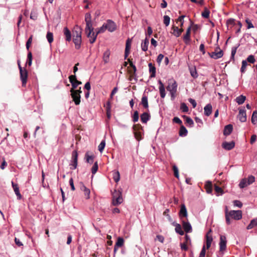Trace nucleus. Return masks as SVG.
I'll return each instance as SVG.
<instances>
[{"instance_id": "1", "label": "nucleus", "mask_w": 257, "mask_h": 257, "mask_svg": "<svg viewBox=\"0 0 257 257\" xmlns=\"http://www.w3.org/2000/svg\"><path fill=\"white\" fill-rule=\"evenodd\" d=\"M112 204L114 206L118 205L123 201L122 193L119 190H114L112 192Z\"/></svg>"}, {"instance_id": "2", "label": "nucleus", "mask_w": 257, "mask_h": 257, "mask_svg": "<svg viewBox=\"0 0 257 257\" xmlns=\"http://www.w3.org/2000/svg\"><path fill=\"white\" fill-rule=\"evenodd\" d=\"M76 35L74 36L73 41L75 44V48L79 49L81 46V30L79 29L78 31H75Z\"/></svg>"}, {"instance_id": "3", "label": "nucleus", "mask_w": 257, "mask_h": 257, "mask_svg": "<svg viewBox=\"0 0 257 257\" xmlns=\"http://www.w3.org/2000/svg\"><path fill=\"white\" fill-rule=\"evenodd\" d=\"M85 21L86 22L85 31L89 30L94 31V28L92 27L91 15L89 13H86L85 14Z\"/></svg>"}, {"instance_id": "4", "label": "nucleus", "mask_w": 257, "mask_h": 257, "mask_svg": "<svg viewBox=\"0 0 257 257\" xmlns=\"http://www.w3.org/2000/svg\"><path fill=\"white\" fill-rule=\"evenodd\" d=\"M227 214L229 217L235 220H238L242 218V212L241 210H231L229 212L227 211Z\"/></svg>"}, {"instance_id": "5", "label": "nucleus", "mask_w": 257, "mask_h": 257, "mask_svg": "<svg viewBox=\"0 0 257 257\" xmlns=\"http://www.w3.org/2000/svg\"><path fill=\"white\" fill-rule=\"evenodd\" d=\"M133 130L136 139L139 141L142 139V126L139 124L134 125Z\"/></svg>"}, {"instance_id": "6", "label": "nucleus", "mask_w": 257, "mask_h": 257, "mask_svg": "<svg viewBox=\"0 0 257 257\" xmlns=\"http://www.w3.org/2000/svg\"><path fill=\"white\" fill-rule=\"evenodd\" d=\"M78 154L76 151H73L72 153L71 161L70 165L71 166L70 169L75 170L77 166Z\"/></svg>"}, {"instance_id": "7", "label": "nucleus", "mask_w": 257, "mask_h": 257, "mask_svg": "<svg viewBox=\"0 0 257 257\" xmlns=\"http://www.w3.org/2000/svg\"><path fill=\"white\" fill-rule=\"evenodd\" d=\"M210 57L214 59H218L221 58L223 56V52L222 50H220L219 47H217L215 49V51L212 53H208Z\"/></svg>"}, {"instance_id": "8", "label": "nucleus", "mask_w": 257, "mask_h": 257, "mask_svg": "<svg viewBox=\"0 0 257 257\" xmlns=\"http://www.w3.org/2000/svg\"><path fill=\"white\" fill-rule=\"evenodd\" d=\"M178 85L177 82L174 80H170L169 81L168 85L167 86V90L169 92H177Z\"/></svg>"}, {"instance_id": "9", "label": "nucleus", "mask_w": 257, "mask_h": 257, "mask_svg": "<svg viewBox=\"0 0 257 257\" xmlns=\"http://www.w3.org/2000/svg\"><path fill=\"white\" fill-rule=\"evenodd\" d=\"M105 28L110 32H113L116 29V24L111 20H107L105 23Z\"/></svg>"}, {"instance_id": "10", "label": "nucleus", "mask_w": 257, "mask_h": 257, "mask_svg": "<svg viewBox=\"0 0 257 257\" xmlns=\"http://www.w3.org/2000/svg\"><path fill=\"white\" fill-rule=\"evenodd\" d=\"M20 79L22 81V86H25L26 85L28 78V72L26 69H21L20 70Z\"/></svg>"}, {"instance_id": "11", "label": "nucleus", "mask_w": 257, "mask_h": 257, "mask_svg": "<svg viewBox=\"0 0 257 257\" xmlns=\"http://www.w3.org/2000/svg\"><path fill=\"white\" fill-rule=\"evenodd\" d=\"M71 96L76 105H78L80 102V94H78L77 90L71 89Z\"/></svg>"}, {"instance_id": "12", "label": "nucleus", "mask_w": 257, "mask_h": 257, "mask_svg": "<svg viewBox=\"0 0 257 257\" xmlns=\"http://www.w3.org/2000/svg\"><path fill=\"white\" fill-rule=\"evenodd\" d=\"M182 224L183 227L184 229V231L186 233H190L192 231V228L191 224L188 221V219L186 218V220H182Z\"/></svg>"}, {"instance_id": "13", "label": "nucleus", "mask_w": 257, "mask_h": 257, "mask_svg": "<svg viewBox=\"0 0 257 257\" xmlns=\"http://www.w3.org/2000/svg\"><path fill=\"white\" fill-rule=\"evenodd\" d=\"M69 81L70 83H71L72 89L74 90L75 89L78 85L81 84V82L80 81H79L76 79V75H70L69 77Z\"/></svg>"}, {"instance_id": "14", "label": "nucleus", "mask_w": 257, "mask_h": 257, "mask_svg": "<svg viewBox=\"0 0 257 257\" xmlns=\"http://www.w3.org/2000/svg\"><path fill=\"white\" fill-rule=\"evenodd\" d=\"M219 250L220 251H223L226 249V237L223 235L220 236L219 241Z\"/></svg>"}, {"instance_id": "15", "label": "nucleus", "mask_w": 257, "mask_h": 257, "mask_svg": "<svg viewBox=\"0 0 257 257\" xmlns=\"http://www.w3.org/2000/svg\"><path fill=\"white\" fill-rule=\"evenodd\" d=\"M237 118L242 122L246 121V110L244 108L239 109V113L237 115Z\"/></svg>"}, {"instance_id": "16", "label": "nucleus", "mask_w": 257, "mask_h": 257, "mask_svg": "<svg viewBox=\"0 0 257 257\" xmlns=\"http://www.w3.org/2000/svg\"><path fill=\"white\" fill-rule=\"evenodd\" d=\"M188 215L187 209L184 204H182L181 205V208L179 211V217L180 219L182 220L183 219V217L187 218Z\"/></svg>"}, {"instance_id": "17", "label": "nucleus", "mask_w": 257, "mask_h": 257, "mask_svg": "<svg viewBox=\"0 0 257 257\" xmlns=\"http://www.w3.org/2000/svg\"><path fill=\"white\" fill-rule=\"evenodd\" d=\"M132 43V39L128 38L126 41L125 48L124 52V59H126L128 57L130 52Z\"/></svg>"}, {"instance_id": "18", "label": "nucleus", "mask_w": 257, "mask_h": 257, "mask_svg": "<svg viewBox=\"0 0 257 257\" xmlns=\"http://www.w3.org/2000/svg\"><path fill=\"white\" fill-rule=\"evenodd\" d=\"M235 146V143L233 141L230 142H224L222 144V148L226 150H231Z\"/></svg>"}, {"instance_id": "19", "label": "nucleus", "mask_w": 257, "mask_h": 257, "mask_svg": "<svg viewBox=\"0 0 257 257\" xmlns=\"http://www.w3.org/2000/svg\"><path fill=\"white\" fill-rule=\"evenodd\" d=\"M158 84H159V89L160 91V96L162 98H164L166 96V92L164 85L161 80H158Z\"/></svg>"}, {"instance_id": "20", "label": "nucleus", "mask_w": 257, "mask_h": 257, "mask_svg": "<svg viewBox=\"0 0 257 257\" xmlns=\"http://www.w3.org/2000/svg\"><path fill=\"white\" fill-rule=\"evenodd\" d=\"M12 185L14 191L17 196L18 199H21L22 197L18 185L17 184H15L13 181H12Z\"/></svg>"}, {"instance_id": "21", "label": "nucleus", "mask_w": 257, "mask_h": 257, "mask_svg": "<svg viewBox=\"0 0 257 257\" xmlns=\"http://www.w3.org/2000/svg\"><path fill=\"white\" fill-rule=\"evenodd\" d=\"M80 189L82 191L84 192L86 198L89 199L90 197V190L87 188L83 183L81 184Z\"/></svg>"}, {"instance_id": "22", "label": "nucleus", "mask_w": 257, "mask_h": 257, "mask_svg": "<svg viewBox=\"0 0 257 257\" xmlns=\"http://www.w3.org/2000/svg\"><path fill=\"white\" fill-rule=\"evenodd\" d=\"M150 118L151 115L149 113L146 112L143 113L141 115V120L142 122L144 123H147V121L150 120Z\"/></svg>"}, {"instance_id": "23", "label": "nucleus", "mask_w": 257, "mask_h": 257, "mask_svg": "<svg viewBox=\"0 0 257 257\" xmlns=\"http://www.w3.org/2000/svg\"><path fill=\"white\" fill-rule=\"evenodd\" d=\"M233 130V126L232 124H228L225 126L224 131H223V135L224 136H228L229 135Z\"/></svg>"}, {"instance_id": "24", "label": "nucleus", "mask_w": 257, "mask_h": 257, "mask_svg": "<svg viewBox=\"0 0 257 257\" xmlns=\"http://www.w3.org/2000/svg\"><path fill=\"white\" fill-rule=\"evenodd\" d=\"M204 114L206 116H209L211 113L212 110V106L210 103L207 104L204 108Z\"/></svg>"}, {"instance_id": "25", "label": "nucleus", "mask_w": 257, "mask_h": 257, "mask_svg": "<svg viewBox=\"0 0 257 257\" xmlns=\"http://www.w3.org/2000/svg\"><path fill=\"white\" fill-rule=\"evenodd\" d=\"M149 44V40L146 37V39L142 41L141 43V48L143 51H147L148 50V45Z\"/></svg>"}, {"instance_id": "26", "label": "nucleus", "mask_w": 257, "mask_h": 257, "mask_svg": "<svg viewBox=\"0 0 257 257\" xmlns=\"http://www.w3.org/2000/svg\"><path fill=\"white\" fill-rule=\"evenodd\" d=\"M172 29L173 30L172 34L176 37H179L181 33L183 31L182 29H179L178 27L176 26H173Z\"/></svg>"}, {"instance_id": "27", "label": "nucleus", "mask_w": 257, "mask_h": 257, "mask_svg": "<svg viewBox=\"0 0 257 257\" xmlns=\"http://www.w3.org/2000/svg\"><path fill=\"white\" fill-rule=\"evenodd\" d=\"M149 67V71L151 73L150 77L153 78L156 76V67L152 64V63H150L148 65Z\"/></svg>"}, {"instance_id": "28", "label": "nucleus", "mask_w": 257, "mask_h": 257, "mask_svg": "<svg viewBox=\"0 0 257 257\" xmlns=\"http://www.w3.org/2000/svg\"><path fill=\"white\" fill-rule=\"evenodd\" d=\"M179 134L180 137H186L187 135L188 131L184 125H181L180 128Z\"/></svg>"}, {"instance_id": "29", "label": "nucleus", "mask_w": 257, "mask_h": 257, "mask_svg": "<svg viewBox=\"0 0 257 257\" xmlns=\"http://www.w3.org/2000/svg\"><path fill=\"white\" fill-rule=\"evenodd\" d=\"M190 31H191V27L190 26L188 28L186 34L184 36L183 39L186 44H188V42L190 41Z\"/></svg>"}, {"instance_id": "30", "label": "nucleus", "mask_w": 257, "mask_h": 257, "mask_svg": "<svg viewBox=\"0 0 257 257\" xmlns=\"http://www.w3.org/2000/svg\"><path fill=\"white\" fill-rule=\"evenodd\" d=\"M64 34L66 37V41L69 42L71 40V34L67 27H65L64 29Z\"/></svg>"}, {"instance_id": "31", "label": "nucleus", "mask_w": 257, "mask_h": 257, "mask_svg": "<svg viewBox=\"0 0 257 257\" xmlns=\"http://www.w3.org/2000/svg\"><path fill=\"white\" fill-rule=\"evenodd\" d=\"M256 226H257V218H255L252 219L250 221L249 224L246 227V229L247 230H249Z\"/></svg>"}, {"instance_id": "32", "label": "nucleus", "mask_w": 257, "mask_h": 257, "mask_svg": "<svg viewBox=\"0 0 257 257\" xmlns=\"http://www.w3.org/2000/svg\"><path fill=\"white\" fill-rule=\"evenodd\" d=\"M246 99V97L243 95H240L237 96L235 98V101L238 104L240 105L244 103Z\"/></svg>"}, {"instance_id": "33", "label": "nucleus", "mask_w": 257, "mask_h": 257, "mask_svg": "<svg viewBox=\"0 0 257 257\" xmlns=\"http://www.w3.org/2000/svg\"><path fill=\"white\" fill-rule=\"evenodd\" d=\"M206 248L208 249L211 246L213 238H212L211 235H209V233H207L206 235Z\"/></svg>"}, {"instance_id": "34", "label": "nucleus", "mask_w": 257, "mask_h": 257, "mask_svg": "<svg viewBox=\"0 0 257 257\" xmlns=\"http://www.w3.org/2000/svg\"><path fill=\"white\" fill-rule=\"evenodd\" d=\"M189 71L192 77L194 78H196L198 77V75L197 74L195 67H189Z\"/></svg>"}, {"instance_id": "35", "label": "nucleus", "mask_w": 257, "mask_h": 257, "mask_svg": "<svg viewBox=\"0 0 257 257\" xmlns=\"http://www.w3.org/2000/svg\"><path fill=\"white\" fill-rule=\"evenodd\" d=\"M112 173H113V179L114 181L116 183H117L120 180L119 172H118V171L114 170L112 172Z\"/></svg>"}, {"instance_id": "36", "label": "nucleus", "mask_w": 257, "mask_h": 257, "mask_svg": "<svg viewBox=\"0 0 257 257\" xmlns=\"http://www.w3.org/2000/svg\"><path fill=\"white\" fill-rule=\"evenodd\" d=\"M141 104L143 105L144 107L148 108L149 107L148 97L146 96H143L142 98Z\"/></svg>"}, {"instance_id": "37", "label": "nucleus", "mask_w": 257, "mask_h": 257, "mask_svg": "<svg viewBox=\"0 0 257 257\" xmlns=\"http://www.w3.org/2000/svg\"><path fill=\"white\" fill-rule=\"evenodd\" d=\"M110 55V52L109 50H107L103 53V59L105 63H107L109 61V58Z\"/></svg>"}, {"instance_id": "38", "label": "nucleus", "mask_w": 257, "mask_h": 257, "mask_svg": "<svg viewBox=\"0 0 257 257\" xmlns=\"http://www.w3.org/2000/svg\"><path fill=\"white\" fill-rule=\"evenodd\" d=\"M123 243H124V240H123V238L119 237L117 238V241L114 245L117 247H121L123 245Z\"/></svg>"}, {"instance_id": "39", "label": "nucleus", "mask_w": 257, "mask_h": 257, "mask_svg": "<svg viewBox=\"0 0 257 257\" xmlns=\"http://www.w3.org/2000/svg\"><path fill=\"white\" fill-rule=\"evenodd\" d=\"M205 186L206 187V192L207 193L212 192V183L211 181H208L206 182Z\"/></svg>"}, {"instance_id": "40", "label": "nucleus", "mask_w": 257, "mask_h": 257, "mask_svg": "<svg viewBox=\"0 0 257 257\" xmlns=\"http://www.w3.org/2000/svg\"><path fill=\"white\" fill-rule=\"evenodd\" d=\"M242 65L240 68V72L241 73H243L245 72L246 70V66H247V62L246 60H243L241 62Z\"/></svg>"}, {"instance_id": "41", "label": "nucleus", "mask_w": 257, "mask_h": 257, "mask_svg": "<svg viewBox=\"0 0 257 257\" xmlns=\"http://www.w3.org/2000/svg\"><path fill=\"white\" fill-rule=\"evenodd\" d=\"M251 122L255 124L257 122V110H255L253 111L251 116Z\"/></svg>"}, {"instance_id": "42", "label": "nucleus", "mask_w": 257, "mask_h": 257, "mask_svg": "<svg viewBox=\"0 0 257 257\" xmlns=\"http://www.w3.org/2000/svg\"><path fill=\"white\" fill-rule=\"evenodd\" d=\"M85 158H86V162L87 163L89 164H92L93 162V156H90L88 155V154L87 153L85 154Z\"/></svg>"}, {"instance_id": "43", "label": "nucleus", "mask_w": 257, "mask_h": 257, "mask_svg": "<svg viewBox=\"0 0 257 257\" xmlns=\"http://www.w3.org/2000/svg\"><path fill=\"white\" fill-rule=\"evenodd\" d=\"M101 33L100 32H99V30L98 29L95 30V32H93V38L91 39V44H93L96 40L97 35Z\"/></svg>"}, {"instance_id": "44", "label": "nucleus", "mask_w": 257, "mask_h": 257, "mask_svg": "<svg viewBox=\"0 0 257 257\" xmlns=\"http://www.w3.org/2000/svg\"><path fill=\"white\" fill-rule=\"evenodd\" d=\"M46 38L48 42L51 44L53 41V35L50 32H48L46 35Z\"/></svg>"}, {"instance_id": "45", "label": "nucleus", "mask_w": 257, "mask_h": 257, "mask_svg": "<svg viewBox=\"0 0 257 257\" xmlns=\"http://www.w3.org/2000/svg\"><path fill=\"white\" fill-rule=\"evenodd\" d=\"M175 231L176 233H178L179 234L181 235H183L184 234V231L182 229V227L181 225L179 224V225H177V226L175 227Z\"/></svg>"}, {"instance_id": "46", "label": "nucleus", "mask_w": 257, "mask_h": 257, "mask_svg": "<svg viewBox=\"0 0 257 257\" xmlns=\"http://www.w3.org/2000/svg\"><path fill=\"white\" fill-rule=\"evenodd\" d=\"M248 185H249L247 184L246 179H242L239 184V186L240 188H243Z\"/></svg>"}, {"instance_id": "47", "label": "nucleus", "mask_w": 257, "mask_h": 257, "mask_svg": "<svg viewBox=\"0 0 257 257\" xmlns=\"http://www.w3.org/2000/svg\"><path fill=\"white\" fill-rule=\"evenodd\" d=\"M210 11L207 8H205L204 11L202 13V16L204 18H208L209 17Z\"/></svg>"}, {"instance_id": "48", "label": "nucleus", "mask_w": 257, "mask_h": 257, "mask_svg": "<svg viewBox=\"0 0 257 257\" xmlns=\"http://www.w3.org/2000/svg\"><path fill=\"white\" fill-rule=\"evenodd\" d=\"M239 46V44H238L237 46L233 47L232 48L231 53V57H230L231 59H233V60L234 59V55H235V54L236 52V50Z\"/></svg>"}, {"instance_id": "49", "label": "nucleus", "mask_w": 257, "mask_h": 257, "mask_svg": "<svg viewBox=\"0 0 257 257\" xmlns=\"http://www.w3.org/2000/svg\"><path fill=\"white\" fill-rule=\"evenodd\" d=\"M105 146V140H102V141L101 142V143H100V144L98 146V150L101 153L103 151Z\"/></svg>"}, {"instance_id": "50", "label": "nucleus", "mask_w": 257, "mask_h": 257, "mask_svg": "<svg viewBox=\"0 0 257 257\" xmlns=\"http://www.w3.org/2000/svg\"><path fill=\"white\" fill-rule=\"evenodd\" d=\"M170 18L167 15H165L163 17L164 24L166 27L168 26L170 24Z\"/></svg>"}, {"instance_id": "51", "label": "nucleus", "mask_w": 257, "mask_h": 257, "mask_svg": "<svg viewBox=\"0 0 257 257\" xmlns=\"http://www.w3.org/2000/svg\"><path fill=\"white\" fill-rule=\"evenodd\" d=\"M235 25V20L234 19H229L226 21V26L228 28L229 26H232Z\"/></svg>"}, {"instance_id": "52", "label": "nucleus", "mask_w": 257, "mask_h": 257, "mask_svg": "<svg viewBox=\"0 0 257 257\" xmlns=\"http://www.w3.org/2000/svg\"><path fill=\"white\" fill-rule=\"evenodd\" d=\"M87 37L89 39V41L91 43V39L93 38V31L89 30L85 31Z\"/></svg>"}, {"instance_id": "53", "label": "nucleus", "mask_w": 257, "mask_h": 257, "mask_svg": "<svg viewBox=\"0 0 257 257\" xmlns=\"http://www.w3.org/2000/svg\"><path fill=\"white\" fill-rule=\"evenodd\" d=\"M246 60L247 61V62H249L251 64H253L255 61L254 56L252 55H249Z\"/></svg>"}, {"instance_id": "54", "label": "nucleus", "mask_w": 257, "mask_h": 257, "mask_svg": "<svg viewBox=\"0 0 257 257\" xmlns=\"http://www.w3.org/2000/svg\"><path fill=\"white\" fill-rule=\"evenodd\" d=\"M32 63V54L29 52L27 56V63L29 66H31Z\"/></svg>"}, {"instance_id": "55", "label": "nucleus", "mask_w": 257, "mask_h": 257, "mask_svg": "<svg viewBox=\"0 0 257 257\" xmlns=\"http://www.w3.org/2000/svg\"><path fill=\"white\" fill-rule=\"evenodd\" d=\"M184 117L186 118V122L190 126H192L194 124L193 120L189 117L187 116H184Z\"/></svg>"}, {"instance_id": "56", "label": "nucleus", "mask_w": 257, "mask_h": 257, "mask_svg": "<svg viewBox=\"0 0 257 257\" xmlns=\"http://www.w3.org/2000/svg\"><path fill=\"white\" fill-rule=\"evenodd\" d=\"M180 108L183 112H187L189 110L188 106L184 102L181 104Z\"/></svg>"}, {"instance_id": "57", "label": "nucleus", "mask_w": 257, "mask_h": 257, "mask_svg": "<svg viewBox=\"0 0 257 257\" xmlns=\"http://www.w3.org/2000/svg\"><path fill=\"white\" fill-rule=\"evenodd\" d=\"M139 118V112L136 110L134 112L133 116V121L136 122L138 121Z\"/></svg>"}, {"instance_id": "58", "label": "nucleus", "mask_w": 257, "mask_h": 257, "mask_svg": "<svg viewBox=\"0 0 257 257\" xmlns=\"http://www.w3.org/2000/svg\"><path fill=\"white\" fill-rule=\"evenodd\" d=\"M246 180L247 184L249 185L255 181V177L252 175H250L248 176Z\"/></svg>"}, {"instance_id": "59", "label": "nucleus", "mask_w": 257, "mask_h": 257, "mask_svg": "<svg viewBox=\"0 0 257 257\" xmlns=\"http://www.w3.org/2000/svg\"><path fill=\"white\" fill-rule=\"evenodd\" d=\"M98 167L97 162H96L94 164L93 167L91 168V173L93 175L95 174L96 173V172L98 170Z\"/></svg>"}, {"instance_id": "60", "label": "nucleus", "mask_w": 257, "mask_h": 257, "mask_svg": "<svg viewBox=\"0 0 257 257\" xmlns=\"http://www.w3.org/2000/svg\"><path fill=\"white\" fill-rule=\"evenodd\" d=\"M185 16L182 15L180 16L177 20H176V23L180 22V26L182 27L184 24V18H185Z\"/></svg>"}, {"instance_id": "61", "label": "nucleus", "mask_w": 257, "mask_h": 257, "mask_svg": "<svg viewBox=\"0 0 257 257\" xmlns=\"http://www.w3.org/2000/svg\"><path fill=\"white\" fill-rule=\"evenodd\" d=\"M173 170L174 171V176L178 179L179 178V170L177 167L176 165H174L173 167Z\"/></svg>"}, {"instance_id": "62", "label": "nucleus", "mask_w": 257, "mask_h": 257, "mask_svg": "<svg viewBox=\"0 0 257 257\" xmlns=\"http://www.w3.org/2000/svg\"><path fill=\"white\" fill-rule=\"evenodd\" d=\"M32 39H33V36L31 35L29 38L28 39V40H27V42H26V48L27 50H29V48L30 47V45L32 43Z\"/></svg>"}, {"instance_id": "63", "label": "nucleus", "mask_w": 257, "mask_h": 257, "mask_svg": "<svg viewBox=\"0 0 257 257\" xmlns=\"http://www.w3.org/2000/svg\"><path fill=\"white\" fill-rule=\"evenodd\" d=\"M173 122L179 124H182V121L178 117H174L173 119Z\"/></svg>"}, {"instance_id": "64", "label": "nucleus", "mask_w": 257, "mask_h": 257, "mask_svg": "<svg viewBox=\"0 0 257 257\" xmlns=\"http://www.w3.org/2000/svg\"><path fill=\"white\" fill-rule=\"evenodd\" d=\"M164 56L162 54H160L158 57H157V62L159 64H160V63H161L163 59L164 58Z\"/></svg>"}]
</instances>
